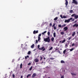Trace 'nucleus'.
I'll return each instance as SVG.
<instances>
[{
    "instance_id": "864d4df0",
    "label": "nucleus",
    "mask_w": 78,
    "mask_h": 78,
    "mask_svg": "<svg viewBox=\"0 0 78 78\" xmlns=\"http://www.w3.org/2000/svg\"><path fill=\"white\" fill-rule=\"evenodd\" d=\"M61 78H64V76H62L61 77Z\"/></svg>"
},
{
    "instance_id": "052dcab7",
    "label": "nucleus",
    "mask_w": 78,
    "mask_h": 78,
    "mask_svg": "<svg viewBox=\"0 0 78 78\" xmlns=\"http://www.w3.org/2000/svg\"><path fill=\"white\" fill-rule=\"evenodd\" d=\"M23 78V77L22 76H21L20 78Z\"/></svg>"
},
{
    "instance_id": "49530a36",
    "label": "nucleus",
    "mask_w": 78,
    "mask_h": 78,
    "mask_svg": "<svg viewBox=\"0 0 78 78\" xmlns=\"http://www.w3.org/2000/svg\"><path fill=\"white\" fill-rule=\"evenodd\" d=\"M74 20H75V19H72V20H71V21L72 22H73V21H74Z\"/></svg>"
},
{
    "instance_id": "7ed1b4c3",
    "label": "nucleus",
    "mask_w": 78,
    "mask_h": 78,
    "mask_svg": "<svg viewBox=\"0 0 78 78\" xmlns=\"http://www.w3.org/2000/svg\"><path fill=\"white\" fill-rule=\"evenodd\" d=\"M44 42H49V37H48L47 38H44Z\"/></svg>"
},
{
    "instance_id": "9d476101",
    "label": "nucleus",
    "mask_w": 78,
    "mask_h": 78,
    "mask_svg": "<svg viewBox=\"0 0 78 78\" xmlns=\"http://www.w3.org/2000/svg\"><path fill=\"white\" fill-rule=\"evenodd\" d=\"M74 18H75V19H77L78 18V15H76L75 16H74Z\"/></svg>"
},
{
    "instance_id": "4c0bfd02",
    "label": "nucleus",
    "mask_w": 78,
    "mask_h": 78,
    "mask_svg": "<svg viewBox=\"0 0 78 78\" xmlns=\"http://www.w3.org/2000/svg\"><path fill=\"white\" fill-rule=\"evenodd\" d=\"M54 30H56V29L57 28H56V26H54Z\"/></svg>"
},
{
    "instance_id": "1a4fd4ad",
    "label": "nucleus",
    "mask_w": 78,
    "mask_h": 78,
    "mask_svg": "<svg viewBox=\"0 0 78 78\" xmlns=\"http://www.w3.org/2000/svg\"><path fill=\"white\" fill-rule=\"evenodd\" d=\"M36 33H38V30L36 31V30H35L33 31V34H36Z\"/></svg>"
},
{
    "instance_id": "3c124183",
    "label": "nucleus",
    "mask_w": 78,
    "mask_h": 78,
    "mask_svg": "<svg viewBox=\"0 0 78 78\" xmlns=\"http://www.w3.org/2000/svg\"><path fill=\"white\" fill-rule=\"evenodd\" d=\"M76 22H77V20H76L74 21V23H76Z\"/></svg>"
},
{
    "instance_id": "c03bdc74",
    "label": "nucleus",
    "mask_w": 78,
    "mask_h": 78,
    "mask_svg": "<svg viewBox=\"0 0 78 78\" xmlns=\"http://www.w3.org/2000/svg\"><path fill=\"white\" fill-rule=\"evenodd\" d=\"M67 47H68V46L67 45V44H65V47H66V48H67Z\"/></svg>"
},
{
    "instance_id": "bb28decb",
    "label": "nucleus",
    "mask_w": 78,
    "mask_h": 78,
    "mask_svg": "<svg viewBox=\"0 0 78 78\" xmlns=\"http://www.w3.org/2000/svg\"><path fill=\"white\" fill-rule=\"evenodd\" d=\"M20 69H22V64H21L20 65Z\"/></svg>"
},
{
    "instance_id": "aec40b11",
    "label": "nucleus",
    "mask_w": 78,
    "mask_h": 78,
    "mask_svg": "<svg viewBox=\"0 0 78 78\" xmlns=\"http://www.w3.org/2000/svg\"><path fill=\"white\" fill-rule=\"evenodd\" d=\"M66 50H65L63 51V55H65L66 53Z\"/></svg>"
},
{
    "instance_id": "603ef678",
    "label": "nucleus",
    "mask_w": 78,
    "mask_h": 78,
    "mask_svg": "<svg viewBox=\"0 0 78 78\" xmlns=\"http://www.w3.org/2000/svg\"><path fill=\"white\" fill-rule=\"evenodd\" d=\"M48 36H49V31L48 32Z\"/></svg>"
},
{
    "instance_id": "c85d7f7f",
    "label": "nucleus",
    "mask_w": 78,
    "mask_h": 78,
    "mask_svg": "<svg viewBox=\"0 0 78 78\" xmlns=\"http://www.w3.org/2000/svg\"><path fill=\"white\" fill-rule=\"evenodd\" d=\"M55 25H56V24H55V23H53V25L52 26V27H55Z\"/></svg>"
},
{
    "instance_id": "6e6d98bb",
    "label": "nucleus",
    "mask_w": 78,
    "mask_h": 78,
    "mask_svg": "<svg viewBox=\"0 0 78 78\" xmlns=\"http://www.w3.org/2000/svg\"><path fill=\"white\" fill-rule=\"evenodd\" d=\"M44 32H43L42 33V34H43V35H44Z\"/></svg>"
},
{
    "instance_id": "ea45409f",
    "label": "nucleus",
    "mask_w": 78,
    "mask_h": 78,
    "mask_svg": "<svg viewBox=\"0 0 78 78\" xmlns=\"http://www.w3.org/2000/svg\"><path fill=\"white\" fill-rule=\"evenodd\" d=\"M12 76L13 78H15V75H14V74H12Z\"/></svg>"
},
{
    "instance_id": "0eeeda50",
    "label": "nucleus",
    "mask_w": 78,
    "mask_h": 78,
    "mask_svg": "<svg viewBox=\"0 0 78 78\" xmlns=\"http://www.w3.org/2000/svg\"><path fill=\"white\" fill-rule=\"evenodd\" d=\"M63 29L65 31H67V30H68V27H66L64 28Z\"/></svg>"
},
{
    "instance_id": "a878e982",
    "label": "nucleus",
    "mask_w": 78,
    "mask_h": 78,
    "mask_svg": "<svg viewBox=\"0 0 78 78\" xmlns=\"http://www.w3.org/2000/svg\"><path fill=\"white\" fill-rule=\"evenodd\" d=\"M41 40V37H38V41H39Z\"/></svg>"
},
{
    "instance_id": "f704fd0d",
    "label": "nucleus",
    "mask_w": 78,
    "mask_h": 78,
    "mask_svg": "<svg viewBox=\"0 0 78 78\" xmlns=\"http://www.w3.org/2000/svg\"><path fill=\"white\" fill-rule=\"evenodd\" d=\"M60 17H61V19H63V17H62V15H60Z\"/></svg>"
},
{
    "instance_id": "c9c22d12",
    "label": "nucleus",
    "mask_w": 78,
    "mask_h": 78,
    "mask_svg": "<svg viewBox=\"0 0 78 78\" xmlns=\"http://www.w3.org/2000/svg\"><path fill=\"white\" fill-rule=\"evenodd\" d=\"M32 66H31L30 67V69H29V70L30 71H31V70H32Z\"/></svg>"
},
{
    "instance_id": "ddd939ff",
    "label": "nucleus",
    "mask_w": 78,
    "mask_h": 78,
    "mask_svg": "<svg viewBox=\"0 0 78 78\" xmlns=\"http://www.w3.org/2000/svg\"><path fill=\"white\" fill-rule=\"evenodd\" d=\"M34 47V44H33L31 46V47L32 48H33Z\"/></svg>"
},
{
    "instance_id": "680f3d73",
    "label": "nucleus",
    "mask_w": 78,
    "mask_h": 78,
    "mask_svg": "<svg viewBox=\"0 0 78 78\" xmlns=\"http://www.w3.org/2000/svg\"><path fill=\"white\" fill-rule=\"evenodd\" d=\"M42 63H44V61H42Z\"/></svg>"
},
{
    "instance_id": "473e14b6",
    "label": "nucleus",
    "mask_w": 78,
    "mask_h": 78,
    "mask_svg": "<svg viewBox=\"0 0 78 78\" xmlns=\"http://www.w3.org/2000/svg\"><path fill=\"white\" fill-rule=\"evenodd\" d=\"M57 52H58L60 54H61V52L59 51V50L58 49V51H57Z\"/></svg>"
},
{
    "instance_id": "37998d69",
    "label": "nucleus",
    "mask_w": 78,
    "mask_h": 78,
    "mask_svg": "<svg viewBox=\"0 0 78 78\" xmlns=\"http://www.w3.org/2000/svg\"><path fill=\"white\" fill-rule=\"evenodd\" d=\"M71 75H76V74H75L74 73H71Z\"/></svg>"
},
{
    "instance_id": "f3484780",
    "label": "nucleus",
    "mask_w": 78,
    "mask_h": 78,
    "mask_svg": "<svg viewBox=\"0 0 78 78\" xmlns=\"http://www.w3.org/2000/svg\"><path fill=\"white\" fill-rule=\"evenodd\" d=\"M66 25H67V24H64L63 25H62V27H66Z\"/></svg>"
},
{
    "instance_id": "de8ad7c7",
    "label": "nucleus",
    "mask_w": 78,
    "mask_h": 78,
    "mask_svg": "<svg viewBox=\"0 0 78 78\" xmlns=\"http://www.w3.org/2000/svg\"><path fill=\"white\" fill-rule=\"evenodd\" d=\"M74 45H75V44L74 43H73L72 45V46H74Z\"/></svg>"
},
{
    "instance_id": "c756f323",
    "label": "nucleus",
    "mask_w": 78,
    "mask_h": 78,
    "mask_svg": "<svg viewBox=\"0 0 78 78\" xmlns=\"http://www.w3.org/2000/svg\"><path fill=\"white\" fill-rule=\"evenodd\" d=\"M53 49V47H51L49 49V50H51Z\"/></svg>"
},
{
    "instance_id": "cd10ccee",
    "label": "nucleus",
    "mask_w": 78,
    "mask_h": 78,
    "mask_svg": "<svg viewBox=\"0 0 78 78\" xmlns=\"http://www.w3.org/2000/svg\"><path fill=\"white\" fill-rule=\"evenodd\" d=\"M69 12H70V13H72V12H73V10H70Z\"/></svg>"
},
{
    "instance_id": "2eb2a0df",
    "label": "nucleus",
    "mask_w": 78,
    "mask_h": 78,
    "mask_svg": "<svg viewBox=\"0 0 78 78\" xmlns=\"http://www.w3.org/2000/svg\"><path fill=\"white\" fill-rule=\"evenodd\" d=\"M75 32H73V34H72V36H75Z\"/></svg>"
},
{
    "instance_id": "774afa93",
    "label": "nucleus",
    "mask_w": 78,
    "mask_h": 78,
    "mask_svg": "<svg viewBox=\"0 0 78 78\" xmlns=\"http://www.w3.org/2000/svg\"><path fill=\"white\" fill-rule=\"evenodd\" d=\"M38 63H36V64H37H37Z\"/></svg>"
},
{
    "instance_id": "39448f33",
    "label": "nucleus",
    "mask_w": 78,
    "mask_h": 78,
    "mask_svg": "<svg viewBox=\"0 0 78 78\" xmlns=\"http://www.w3.org/2000/svg\"><path fill=\"white\" fill-rule=\"evenodd\" d=\"M37 75V74L36 73H33L32 76V78H34L35 77V76H36Z\"/></svg>"
},
{
    "instance_id": "58836bf2",
    "label": "nucleus",
    "mask_w": 78,
    "mask_h": 78,
    "mask_svg": "<svg viewBox=\"0 0 78 78\" xmlns=\"http://www.w3.org/2000/svg\"><path fill=\"white\" fill-rule=\"evenodd\" d=\"M36 44H38V41H37V40H36V42H35Z\"/></svg>"
},
{
    "instance_id": "a19ab883",
    "label": "nucleus",
    "mask_w": 78,
    "mask_h": 78,
    "mask_svg": "<svg viewBox=\"0 0 78 78\" xmlns=\"http://www.w3.org/2000/svg\"><path fill=\"white\" fill-rule=\"evenodd\" d=\"M58 27H59V28H61L62 26H61V24H60L58 25Z\"/></svg>"
},
{
    "instance_id": "0e129e2a",
    "label": "nucleus",
    "mask_w": 78,
    "mask_h": 78,
    "mask_svg": "<svg viewBox=\"0 0 78 78\" xmlns=\"http://www.w3.org/2000/svg\"><path fill=\"white\" fill-rule=\"evenodd\" d=\"M59 42H60V43L61 42V41H60Z\"/></svg>"
},
{
    "instance_id": "6ab92c4d",
    "label": "nucleus",
    "mask_w": 78,
    "mask_h": 78,
    "mask_svg": "<svg viewBox=\"0 0 78 78\" xmlns=\"http://www.w3.org/2000/svg\"><path fill=\"white\" fill-rule=\"evenodd\" d=\"M66 42V39H64L62 41V43H64Z\"/></svg>"
},
{
    "instance_id": "13d9d810",
    "label": "nucleus",
    "mask_w": 78,
    "mask_h": 78,
    "mask_svg": "<svg viewBox=\"0 0 78 78\" xmlns=\"http://www.w3.org/2000/svg\"><path fill=\"white\" fill-rule=\"evenodd\" d=\"M26 57H27V58H29V55H27V56Z\"/></svg>"
},
{
    "instance_id": "5701e85b",
    "label": "nucleus",
    "mask_w": 78,
    "mask_h": 78,
    "mask_svg": "<svg viewBox=\"0 0 78 78\" xmlns=\"http://www.w3.org/2000/svg\"><path fill=\"white\" fill-rule=\"evenodd\" d=\"M28 55H30L31 54V51H29L27 53Z\"/></svg>"
},
{
    "instance_id": "f03ea898",
    "label": "nucleus",
    "mask_w": 78,
    "mask_h": 78,
    "mask_svg": "<svg viewBox=\"0 0 78 78\" xmlns=\"http://www.w3.org/2000/svg\"><path fill=\"white\" fill-rule=\"evenodd\" d=\"M72 19H73V18H70L68 20H65V23H69V22H70V20H72Z\"/></svg>"
},
{
    "instance_id": "5fc2aeb1",
    "label": "nucleus",
    "mask_w": 78,
    "mask_h": 78,
    "mask_svg": "<svg viewBox=\"0 0 78 78\" xmlns=\"http://www.w3.org/2000/svg\"><path fill=\"white\" fill-rule=\"evenodd\" d=\"M46 32H47V31H44V32L43 33H46Z\"/></svg>"
},
{
    "instance_id": "f8f14e48",
    "label": "nucleus",
    "mask_w": 78,
    "mask_h": 78,
    "mask_svg": "<svg viewBox=\"0 0 78 78\" xmlns=\"http://www.w3.org/2000/svg\"><path fill=\"white\" fill-rule=\"evenodd\" d=\"M53 36L54 37H56V33L54 32L53 33Z\"/></svg>"
},
{
    "instance_id": "bf43d9fd",
    "label": "nucleus",
    "mask_w": 78,
    "mask_h": 78,
    "mask_svg": "<svg viewBox=\"0 0 78 78\" xmlns=\"http://www.w3.org/2000/svg\"><path fill=\"white\" fill-rule=\"evenodd\" d=\"M67 42H68V43H70V41H67Z\"/></svg>"
},
{
    "instance_id": "e2e57ef3",
    "label": "nucleus",
    "mask_w": 78,
    "mask_h": 78,
    "mask_svg": "<svg viewBox=\"0 0 78 78\" xmlns=\"http://www.w3.org/2000/svg\"><path fill=\"white\" fill-rule=\"evenodd\" d=\"M29 37H27V38H28Z\"/></svg>"
},
{
    "instance_id": "f257e3e1",
    "label": "nucleus",
    "mask_w": 78,
    "mask_h": 78,
    "mask_svg": "<svg viewBox=\"0 0 78 78\" xmlns=\"http://www.w3.org/2000/svg\"><path fill=\"white\" fill-rule=\"evenodd\" d=\"M39 47H40V45H38V48H39V50H42V51H44V50H45V48H44V47H41L40 48H39Z\"/></svg>"
},
{
    "instance_id": "8fccbe9b",
    "label": "nucleus",
    "mask_w": 78,
    "mask_h": 78,
    "mask_svg": "<svg viewBox=\"0 0 78 78\" xmlns=\"http://www.w3.org/2000/svg\"><path fill=\"white\" fill-rule=\"evenodd\" d=\"M31 64V63H29L28 64V65L30 66Z\"/></svg>"
},
{
    "instance_id": "a18cd8bd",
    "label": "nucleus",
    "mask_w": 78,
    "mask_h": 78,
    "mask_svg": "<svg viewBox=\"0 0 78 78\" xmlns=\"http://www.w3.org/2000/svg\"><path fill=\"white\" fill-rule=\"evenodd\" d=\"M49 25H50V27H51V26H52V23H50L49 24Z\"/></svg>"
},
{
    "instance_id": "e433bc0d",
    "label": "nucleus",
    "mask_w": 78,
    "mask_h": 78,
    "mask_svg": "<svg viewBox=\"0 0 78 78\" xmlns=\"http://www.w3.org/2000/svg\"><path fill=\"white\" fill-rule=\"evenodd\" d=\"M58 47H57L56 48H55V51H57V50H58Z\"/></svg>"
},
{
    "instance_id": "338daca9",
    "label": "nucleus",
    "mask_w": 78,
    "mask_h": 78,
    "mask_svg": "<svg viewBox=\"0 0 78 78\" xmlns=\"http://www.w3.org/2000/svg\"><path fill=\"white\" fill-rule=\"evenodd\" d=\"M44 59H45V58H44Z\"/></svg>"
},
{
    "instance_id": "412c9836",
    "label": "nucleus",
    "mask_w": 78,
    "mask_h": 78,
    "mask_svg": "<svg viewBox=\"0 0 78 78\" xmlns=\"http://www.w3.org/2000/svg\"><path fill=\"white\" fill-rule=\"evenodd\" d=\"M58 20V17H56L54 19V20Z\"/></svg>"
},
{
    "instance_id": "09e8293b",
    "label": "nucleus",
    "mask_w": 78,
    "mask_h": 78,
    "mask_svg": "<svg viewBox=\"0 0 78 78\" xmlns=\"http://www.w3.org/2000/svg\"><path fill=\"white\" fill-rule=\"evenodd\" d=\"M70 39H71V37H70L69 38H68V40H70Z\"/></svg>"
},
{
    "instance_id": "4d7b16f0",
    "label": "nucleus",
    "mask_w": 78,
    "mask_h": 78,
    "mask_svg": "<svg viewBox=\"0 0 78 78\" xmlns=\"http://www.w3.org/2000/svg\"><path fill=\"white\" fill-rule=\"evenodd\" d=\"M25 59H27V56L25 57Z\"/></svg>"
},
{
    "instance_id": "423d86ee",
    "label": "nucleus",
    "mask_w": 78,
    "mask_h": 78,
    "mask_svg": "<svg viewBox=\"0 0 78 78\" xmlns=\"http://www.w3.org/2000/svg\"><path fill=\"white\" fill-rule=\"evenodd\" d=\"M73 27H78V24H77V23H76L74 24L73 25Z\"/></svg>"
},
{
    "instance_id": "79ce46f5",
    "label": "nucleus",
    "mask_w": 78,
    "mask_h": 78,
    "mask_svg": "<svg viewBox=\"0 0 78 78\" xmlns=\"http://www.w3.org/2000/svg\"><path fill=\"white\" fill-rule=\"evenodd\" d=\"M42 35L41 34H39L38 35V37H40L41 36V35Z\"/></svg>"
},
{
    "instance_id": "a211bd4d",
    "label": "nucleus",
    "mask_w": 78,
    "mask_h": 78,
    "mask_svg": "<svg viewBox=\"0 0 78 78\" xmlns=\"http://www.w3.org/2000/svg\"><path fill=\"white\" fill-rule=\"evenodd\" d=\"M60 34L62 35H64V33L63 31H62L60 33Z\"/></svg>"
},
{
    "instance_id": "393cba45",
    "label": "nucleus",
    "mask_w": 78,
    "mask_h": 78,
    "mask_svg": "<svg viewBox=\"0 0 78 78\" xmlns=\"http://www.w3.org/2000/svg\"><path fill=\"white\" fill-rule=\"evenodd\" d=\"M63 19H66V18H67V16H63Z\"/></svg>"
},
{
    "instance_id": "6e6552de",
    "label": "nucleus",
    "mask_w": 78,
    "mask_h": 78,
    "mask_svg": "<svg viewBox=\"0 0 78 78\" xmlns=\"http://www.w3.org/2000/svg\"><path fill=\"white\" fill-rule=\"evenodd\" d=\"M65 1H66L65 3V5H66V7H67V6L68 5V1H67V0H66Z\"/></svg>"
},
{
    "instance_id": "2f4dec72",
    "label": "nucleus",
    "mask_w": 78,
    "mask_h": 78,
    "mask_svg": "<svg viewBox=\"0 0 78 78\" xmlns=\"http://www.w3.org/2000/svg\"><path fill=\"white\" fill-rule=\"evenodd\" d=\"M74 50V48H72V49H70V51H73Z\"/></svg>"
},
{
    "instance_id": "20e7f679",
    "label": "nucleus",
    "mask_w": 78,
    "mask_h": 78,
    "mask_svg": "<svg viewBox=\"0 0 78 78\" xmlns=\"http://www.w3.org/2000/svg\"><path fill=\"white\" fill-rule=\"evenodd\" d=\"M73 2H72V3H74L75 5H78V2L76 1V0H72Z\"/></svg>"
},
{
    "instance_id": "dca6fc26",
    "label": "nucleus",
    "mask_w": 78,
    "mask_h": 78,
    "mask_svg": "<svg viewBox=\"0 0 78 78\" xmlns=\"http://www.w3.org/2000/svg\"><path fill=\"white\" fill-rule=\"evenodd\" d=\"M61 63H62V64L65 63V62L64 60H62L61 61Z\"/></svg>"
},
{
    "instance_id": "4468645a",
    "label": "nucleus",
    "mask_w": 78,
    "mask_h": 78,
    "mask_svg": "<svg viewBox=\"0 0 78 78\" xmlns=\"http://www.w3.org/2000/svg\"><path fill=\"white\" fill-rule=\"evenodd\" d=\"M54 39H55V38H54L53 37H52L51 38V41H52V42H53V41H54Z\"/></svg>"
},
{
    "instance_id": "7c9ffc66",
    "label": "nucleus",
    "mask_w": 78,
    "mask_h": 78,
    "mask_svg": "<svg viewBox=\"0 0 78 78\" xmlns=\"http://www.w3.org/2000/svg\"><path fill=\"white\" fill-rule=\"evenodd\" d=\"M76 15V14H74L71 15L72 17H73V16H75Z\"/></svg>"
},
{
    "instance_id": "9b49d317",
    "label": "nucleus",
    "mask_w": 78,
    "mask_h": 78,
    "mask_svg": "<svg viewBox=\"0 0 78 78\" xmlns=\"http://www.w3.org/2000/svg\"><path fill=\"white\" fill-rule=\"evenodd\" d=\"M34 61H35V62H39V59H35L34 60Z\"/></svg>"
},
{
    "instance_id": "b1692460",
    "label": "nucleus",
    "mask_w": 78,
    "mask_h": 78,
    "mask_svg": "<svg viewBox=\"0 0 78 78\" xmlns=\"http://www.w3.org/2000/svg\"><path fill=\"white\" fill-rule=\"evenodd\" d=\"M55 58L51 57V58H50V59H51V60H53Z\"/></svg>"
},
{
    "instance_id": "69168bd1",
    "label": "nucleus",
    "mask_w": 78,
    "mask_h": 78,
    "mask_svg": "<svg viewBox=\"0 0 78 78\" xmlns=\"http://www.w3.org/2000/svg\"><path fill=\"white\" fill-rule=\"evenodd\" d=\"M60 50H62V49L60 48Z\"/></svg>"
},
{
    "instance_id": "4be33fe9",
    "label": "nucleus",
    "mask_w": 78,
    "mask_h": 78,
    "mask_svg": "<svg viewBox=\"0 0 78 78\" xmlns=\"http://www.w3.org/2000/svg\"><path fill=\"white\" fill-rule=\"evenodd\" d=\"M31 76V74H28L27 76V78H28V77H29V76Z\"/></svg>"
},
{
    "instance_id": "72a5a7b5",
    "label": "nucleus",
    "mask_w": 78,
    "mask_h": 78,
    "mask_svg": "<svg viewBox=\"0 0 78 78\" xmlns=\"http://www.w3.org/2000/svg\"><path fill=\"white\" fill-rule=\"evenodd\" d=\"M40 58H41L40 61H42V58H43V57H42L40 56Z\"/></svg>"
}]
</instances>
